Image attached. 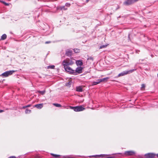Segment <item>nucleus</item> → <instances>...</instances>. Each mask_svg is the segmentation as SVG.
Here are the masks:
<instances>
[{
  "label": "nucleus",
  "mask_w": 158,
  "mask_h": 158,
  "mask_svg": "<svg viewBox=\"0 0 158 158\" xmlns=\"http://www.w3.org/2000/svg\"><path fill=\"white\" fill-rule=\"evenodd\" d=\"M74 62L72 60H70L69 58H67L62 62V64L64 66V68L71 65L74 64Z\"/></svg>",
  "instance_id": "obj_1"
},
{
  "label": "nucleus",
  "mask_w": 158,
  "mask_h": 158,
  "mask_svg": "<svg viewBox=\"0 0 158 158\" xmlns=\"http://www.w3.org/2000/svg\"><path fill=\"white\" fill-rule=\"evenodd\" d=\"M136 69H134L132 70H131L128 71H123V72L119 73L117 77H119L121 76H123L126 75L127 74H130L131 73H132L133 72L135 71Z\"/></svg>",
  "instance_id": "obj_2"
},
{
  "label": "nucleus",
  "mask_w": 158,
  "mask_h": 158,
  "mask_svg": "<svg viewBox=\"0 0 158 158\" xmlns=\"http://www.w3.org/2000/svg\"><path fill=\"white\" fill-rule=\"evenodd\" d=\"M70 108L76 112H78L83 111L85 110V108L81 106H76L75 107L70 106Z\"/></svg>",
  "instance_id": "obj_3"
},
{
  "label": "nucleus",
  "mask_w": 158,
  "mask_h": 158,
  "mask_svg": "<svg viewBox=\"0 0 158 158\" xmlns=\"http://www.w3.org/2000/svg\"><path fill=\"white\" fill-rule=\"evenodd\" d=\"M16 71L15 70H10L7 71L2 73V75L3 77H6L9 76L11 75Z\"/></svg>",
  "instance_id": "obj_4"
},
{
  "label": "nucleus",
  "mask_w": 158,
  "mask_h": 158,
  "mask_svg": "<svg viewBox=\"0 0 158 158\" xmlns=\"http://www.w3.org/2000/svg\"><path fill=\"white\" fill-rule=\"evenodd\" d=\"M83 69V68L81 67H77L75 70H74L73 75H76L82 73Z\"/></svg>",
  "instance_id": "obj_5"
},
{
  "label": "nucleus",
  "mask_w": 158,
  "mask_h": 158,
  "mask_svg": "<svg viewBox=\"0 0 158 158\" xmlns=\"http://www.w3.org/2000/svg\"><path fill=\"white\" fill-rule=\"evenodd\" d=\"M139 0H126L123 2V4L126 6H129L133 4Z\"/></svg>",
  "instance_id": "obj_6"
},
{
  "label": "nucleus",
  "mask_w": 158,
  "mask_h": 158,
  "mask_svg": "<svg viewBox=\"0 0 158 158\" xmlns=\"http://www.w3.org/2000/svg\"><path fill=\"white\" fill-rule=\"evenodd\" d=\"M64 69L65 71L69 73L74 75V70L73 69L69 66L65 67Z\"/></svg>",
  "instance_id": "obj_7"
},
{
  "label": "nucleus",
  "mask_w": 158,
  "mask_h": 158,
  "mask_svg": "<svg viewBox=\"0 0 158 158\" xmlns=\"http://www.w3.org/2000/svg\"><path fill=\"white\" fill-rule=\"evenodd\" d=\"M156 155L153 153H148L145 154L144 156L146 158H154Z\"/></svg>",
  "instance_id": "obj_8"
},
{
  "label": "nucleus",
  "mask_w": 158,
  "mask_h": 158,
  "mask_svg": "<svg viewBox=\"0 0 158 158\" xmlns=\"http://www.w3.org/2000/svg\"><path fill=\"white\" fill-rule=\"evenodd\" d=\"M135 154V152L133 151H128L125 152L124 154L127 156H133Z\"/></svg>",
  "instance_id": "obj_9"
},
{
  "label": "nucleus",
  "mask_w": 158,
  "mask_h": 158,
  "mask_svg": "<svg viewBox=\"0 0 158 158\" xmlns=\"http://www.w3.org/2000/svg\"><path fill=\"white\" fill-rule=\"evenodd\" d=\"M68 8L67 7H65V6H57L56 7V10H67Z\"/></svg>",
  "instance_id": "obj_10"
},
{
  "label": "nucleus",
  "mask_w": 158,
  "mask_h": 158,
  "mask_svg": "<svg viewBox=\"0 0 158 158\" xmlns=\"http://www.w3.org/2000/svg\"><path fill=\"white\" fill-rule=\"evenodd\" d=\"M73 52L72 50H70L69 49H68L66 51L65 55L68 56H71L72 55Z\"/></svg>",
  "instance_id": "obj_11"
},
{
  "label": "nucleus",
  "mask_w": 158,
  "mask_h": 158,
  "mask_svg": "<svg viewBox=\"0 0 158 158\" xmlns=\"http://www.w3.org/2000/svg\"><path fill=\"white\" fill-rule=\"evenodd\" d=\"M76 63L77 66H81L83 64L82 60H76Z\"/></svg>",
  "instance_id": "obj_12"
},
{
  "label": "nucleus",
  "mask_w": 158,
  "mask_h": 158,
  "mask_svg": "<svg viewBox=\"0 0 158 158\" xmlns=\"http://www.w3.org/2000/svg\"><path fill=\"white\" fill-rule=\"evenodd\" d=\"M34 106L38 109H40L43 107V104H40L34 105Z\"/></svg>",
  "instance_id": "obj_13"
},
{
  "label": "nucleus",
  "mask_w": 158,
  "mask_h": 158,
  "mask_svg": "<svg viewBox=\"0 0 158 158\" xmlns=\"http://www.w3.org/2000/svg\"><path fill=\"white\" fill-rule=\"evenodd\" d=\"M76 90L77 91L79 92H81L83 91L82 88L81 86L77 87Z\"/></svg>",
  "instance_id": "obj_14"
},
{
  "label": "nucleus",
  "mask_w": 158,
  "mask_h": 158,
  "mask_svg": "<svg viewBox=\"0 0 158 158\" xmlns=\"http://www.w3.org/2000/svg\"><path fill=\"white\" fill-rule=\"evenodd\" d=\"M63 158H75L76 156L74 155L65 156H63Z\"/></svg>",
  "instance_id": "obj_15"
},
{
  "label": "nucleus",
  "mask_w": 158,
  "mask_h": 158,
  "mask_svg": "<svg viewBox=\"0 0 158 158\" xmlns=\"http://www.w3.org/2000/svg\"><path fill=\"white\" fill-rule=\"evenodd\" d=\"M100 83H101V81H100V79H98L97 80V81L93 82L92 83V85H95Z\"/></svg>",
  "instance_id": "obj_16"
},
{
  "label": "nucleus",
  "mask_w": 158,
  "mask_h": 158,
  "mask_svg": "<svg viewBox=\"0 0 158 158\" xmlns=\"http://www.w3.org/2000/svg\"><path fill=\"white\" fill-rule=\"evenodd\" d=\"M109 78V77H106L104 78H103L100 79V81H101V82H103V81H106Z\"/></svg>",
  "instance_id": "obj_17"
},
{
  "label": "nucleus",
  "mask_w": 158,
  "mask_h": 158,
  "mask_svg": "<svg viewBox=\"0 0 158 158\" xmlns=\"http://www.w3.org/2000/svg\"><path fill=\"white\" fill-rule=\"evenodd\" d=\"M50 154L52 156H53L54 158H60L59 157L61 156L60 155L55 154L52 153Z\"/></svg>",
  "instance_id": "obj_18"
},
{
  "label": "nucleus",
  "mask_w": 158,
  "mask_h": 158,
  "mask_svg": "<svg viewBox=\"0 0 158 158\" xmlns=\"http://www.w3.org/2000/svg\"><path fill=\"white\" fill-rule=\"evenodd\" d=\"M6 37H7L6 35V34H4L2 35L1 36V40H5L6 39Z\"/></svg>",
  "instance_id": "obj_19"
},
{
  "label": "nucleus",
  "mask_w": 158,
  "mask_h": 158,
  "mask_svg": "<svg viewBox=\"0 0 158 158\" xmlns=\"http://www.w3.org/2000/svg\"><path fill=\"white\" fill-rule=\"evenodd\" d=\"M105 156V155L101 154V155H94V156H93L94 157H96V156H98V157H101L102 158V157H104Z\"/></svg>",
  "instance_id": "obj_20"
},
{
  "label": "nucleus",
  "mask_w": 158,
  "mask_h": 158,
  "mask_svg": "<svg viewBox=\"0 0 158 158\" xmlns=\"http://www.w3.org/2000/svg\"><path fill=\"white\" fill-rule=\"evenodd\" d=\"M0 2L2 3H3L5 5H6V6H9V4L8 3H7L6 2H5L4 1H0Z\"/></svg>",
  "instance_id": "obj_21"
},
{
  "label": "nucleus",
  "mask_w": 158,
  "mask_h": 158,
  "mask_svg": "<svg viewBox=\"0 0 158 158\" xmlns=\"http://www.w3.org/2000/svg\"><path fill=\"white\" fill-rule=\"evenodd\" d=\"M55 66L54 65H50L48 66V69H54Z\"/></svg>",
  "instance_id": "obj_22"
},
{
  "label": "nucleus",
  "mask_w": 158,
  "mask_h": 158,
  "mask_svg": "<svg viewBox=\"0 0 158 158\" xmlns=\"http://www.w3.org/2000/svg\"><path fill=\"white\" fill-rule=\"evenodd\" d=\"M53 105L57 107H61V106L60 104L58 103H54Z\"/></svg>",
  "instance_id": "obj_23"
},
{
  "label": "nucleus",
  "mask_w": 158,
  "mask_h": 158,
  "mask_svg": "<svg viewBox=\"0 0 158 158\" xmlns=\"http://www.w3.org/2000/svg\"><path fill=\"white\" fill-rule=\"evenodd\" d=\"M107 45H101V46H100V47L99 48L102 49V48H106L107 46Z\"/></svg>",
  "instance_id": "obj_24"
},
{
  "label": "nucleus",
  "mask_w": 158,
  "mask_h": 158,
  "mask_svg": "<svg viewBox=\"0 0 158 158\" xmlns=\"http://www.w3.org/2000/svg\"><path fill=\"white\" fill-rule=\"evenodd\" d=\"M70 4L69 3H66L65 5V7H69L70 6Z\"/></svg>",
  "instance_id": "obj_25"
},
{
  "label": "nucleus",
  "mask_w": 158,
  "mask_h": 158,
  "mask_svg": "<svg viewBox=\"0 0 158 158\" xmlns=\"http://www.w3.org/2000/svg\"><path fill=\"white\" fill-rule=\"evenodd\" d=\"M31 110L26 109L25 110V113L26 114L30 113L31 112Z\"/></svg>",
  "instance_id": "obj_26"
},
{
  "label": "nucleus",
  "mask_w": 158,
  "mask_h": 158,
  "mask_svg": "<svg viewBox=\"0 0 158 158\" xmlns=\"http://www.w3.org/2000/svg\"><path fill=\"white\" fill-rule=\"evenodd\" d=\"M74 51L75 53H78L79 52V50L77 49H74Z\"/></svg>",
  "instance_id": "obj_27"
},
{
  "label": "nucleus",
  "mask_w": 158,
  "mask_h": 158,
  "mask_svg": "<svg viewBox=\"0 0 158 158\" xmlns=\"http://www.w3.org/2000/svg\"><path fill=\"white\" fill-rule=\"evenodd\" d=\"M39 92L42 95H43L45 94V90L42 91H39Z\"/></svg>",
  "instance_id": "obj_28"
},
{
  "label": "nucleus",
  "mask_w": 158,
  "mask_h": 158,
  "mask_svg": "<svg viewBox=\"0 0 158 158\" xmlns=\"http://www.w3.org/2000/svg\"><path fill=\"white\" fill-rule=\"evenodd\" d=\"M31 106V105H28L27 106H24L23 107V108H25L27 107H30Z\"/></svg>",
  "instance_id": "obj_29"
},
{
  "label": "nucleus",
  "mask_w": 158,
  "mask_h": 158,
  "mask_svg": "<svg viewBox=\"0 0 158 158\" xmlns=\"http://www.w3.org/2000/svg\"><path fill=\"white\" fill-rule=\"evenodd\" d=\"M145 87V85L144 84H142V86H141V89H142V88H144Z\"/></svg>",
  "instance_id": "obj_30"
},
{
  "label": "nucleus",
  "mask_w": 158,
  "mask_h": 158,
  "mask_svg": "<svg viewBox=\"0 0 158 158\" xmlns=\"http://www.w3.org/2000/svg\"><path fill=\"white\" fill-rule=\"evenodd\" d=\"M8 158H16V157L14 156H10Z\"/></svg>",
  "instance_id": "obj_31"
},
{
  "label": "nucleus",
  "mask_w": 158,
  "mask_h": 158,
  "mask_svg": "<svg viewBox=\"0 0 158 158\" xmlns=\"http://www.w3.org/2000/svg\"><path fill=\"white\" fill-rule=\"evenodd\" d=\"M50 43V41H46L45 42V44H48Z\"/></svg>",
  "instance_id": "obj_32"
},
{
  "label": "nucleus",
  "mask_w": 158,
  "mask_h": 158,
  "mask_svg": "<svg viewBox=\"0 0 158 158\" xmlns=\"http://www.w3.org/2000/svg\"><path fill=\"white\" fill-rule=\"evenodd\" d=\"M4 111V110H0V113H1Z\"/></svg>",
  "instance_id": "obj_33"
},
{
  "label": "nucleus",
  "mask_w": 158,
  "mask_h": 158,
  "mask_svg": "<svg viewBox=\"0 0 158 158\" xmlns=\"http://www.w3.org/2000/svg\"><path fill=\"white\" fill-rule=\"evenodd\" d=\"M156 156L158 157V153L156 155Z\"/></svg>",
  "instance_id": "obj_34"
},
{
  "label": "nucleus",
  "mask_w": 158,
  "mask_h": 158,
  "mask_svg": "<svg viewBox=\"0 0 158 158\" xmlns=\"http://www.w3.org/2000/svg\"><path fill=\"white\" fill-rule=\"evenodd\" d=\"M90 58L92 60H93V58Z\"/></svg>",
  "instance_id": "obj_35"
},
{
  "label": "nucleus",
  "mask_w": 158,
  "mask_h": 158,
  "mask_svg": "<svg viewBox=\"0 0 158 158\" xmlns=\"http://www.w3.org/2000/svg\"><path fill=\"white\" fill-rule=\"evenodd\" d=\"M129 36H130V35H128V37H129Z\"/></svg>",
  "instance_id": "obj_36"
}]
</instances>
